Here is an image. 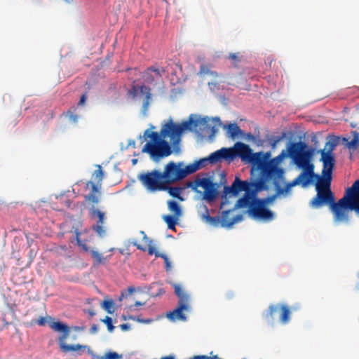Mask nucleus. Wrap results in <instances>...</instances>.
Returning a JSON list of instances; mask_svg holds the SVG:
<instances>
[{
    "mask_svg": "<svg viewBox=\"0 0 359 359\" xmlns=\"http://www.w3.org/2000/svg\"><path fill=\"white\" fill-rule=\"evenodd\" d=\"M210 121L208 117L194 119L193 115H191L188 120L176 124L170 118L163 125L159 133L148 129L144 131V136L150 138L151 140L144 146L142 152L149 154L155 160L167 157L172 153V149L165 138H170L171 144L177 149L181 141V136L185 130L208 131L214 128L211 126Z\"/></svg>",
    "mask_w": 359,
    "mask_h": 359,
    "instance_id": "f257e3e1",
    "label": "nucleus"
},
{
    "mask_svg": "<svg viewBox=\"0 0 359 359\" xmlns=\"http://www.w3.org/2000/svg\"><path fill=\"white\" fill-rule=\"evenodd\" d=\"M316 191V196L311 201V206L319 208L324 204L330 203L336 221H347L349 211L359 213V179L356 180L351 187L346 189L344 196L337 203L334 202L332 191Z\"/></svg>",
    "mask_w": 359,
    "mask_h": 359,
    "instance_id": "f03ea898",
    "label": "nucleus"
},
{
    "mask_svg": "<svg viewBox=\"0 0 359 359\" xmlns=\"http://www.w3.org/2000/svg\"><path fill=\"white\" fill-rule=\"evenodd\" d=\"M307 145L305 142H299L292 143L289 149L290 156L293 158L294 163L302 169V172L292 182L286 184L284 188H280L278 182H275V187L278 194L288 192L292 187L301 185L307 187L313 181L314 177L318 175L314 172V165L311 162L312 151L306 150Z\"/></svg>",
    "mask_w": 359,
    "mask_h": 359,
    "instance_id": "7ed1b4c3",
    "label": "nucleus"
},
{
    "mask_svg": "<svg viewBox=\"0 0 359 359\" xmlns=\"http://www.w3.org/2000/svg\"><path fill=\"white\" fill-rule=\"evenodd\" d=\"M248 163L252 165L253 169L260 172V181H264V183L270 180H273L274 183L278 182L277 180L283 178V169L276 166L273 161H266V156L262 152L253 153Z\"/></svg>",
    "mask_w": 359,
    "mask_h": 359,
    "instance_id": "20e7f679",
    "label": "nucleus"
},
{
    "mask_svg": "<svg viewBox=\"0 0 359 359\" xmlns=\"http://www.w3.org/2000/svg\"><path fill=\"white\" fill-rule=\"evenodd\" d=\"M141 184L151 192L165 191L168 189L162 172L158 170L140 173L137 177Z\"/></svg>",
    "mask_w": 359,
    "mask_h": 359,
    "instance_id": "39448f33",
    "label": "nucleus"
},
{
    "mask_svg": "<svg viewBox=\"0 0 359 359\" xmlns=\"http://www.w3.org/2000/svg\"><path fill=\"white\" fill-rule=\"evenodd\" d=\"M175 293L179 298L177 306L174 310L167 313V317L171 321L187 320L184 312H189L191 311L189 296L184 293L180 285L174 284Z\"/></svg>",
    "mask_w": 359,
    "mask_h": 359,
    "instance_id": "423d86ee",
    "label": "nucleus"
},
{
    "mask_svg": "<svg viewBox=\"0 0 359 359\" xmlns=\"http://www.w3.org/2000/svg\"><path fill=\"white\" fill-rule=\"evenodd\" d=\"M50 327L55 332H62V334L59 337L58 343L60 349L64 353H68L70 351L79 352L80 351H84L87 349L91 350L86 345H81V344H66V339L69 336V333L70 331V328L66 324L60 322H52L50 323Z\"/></svg>",
    "mask_w": 359,
    "mask_h": 359,
    "instance_id": "0eeeda50",
    "label": "nucleus"
},
{
    "mask_svg": "<svg viewBox=\"0 0 359 359\" xmlns=\"http://www.w3.org/2000/svg\"><path fill=\"white\" fill-rule=\"evenodd\" d=\"M96 168L97 169L93 173L95 182H87L85 187L86 189H90V193L84 196L85 201L93 204H97L100 202L102 181L104 175L100 165H97Z\"/></svg>",
    "mask_w": 359,
    "mask_h": 359,
    "instance_id": "6e6552de",
    "label": "nucleus"
},
{
    "mask_svg": "<svg viewBox=\"0 0 359 359\" xmlns=\"http://www.w3.org/2000/svg\"><path fill=\"white\" fill-rule=\"evenodd\" d=\"M162 175L168 186L184 179L189 175V172L187 170V165L182 168V163H176L170 161L165 165Z\"/></svg>",
    "mask_w": 359,
    "mask_h": 359,
    "instance_id": "1a4fd4ad",
    "label": "nucleus"
},
{
    "mask_svg": "<svg viewBox=\"0 0 359 359\" xmlns=\"http://www.w3.org/2000/svg\"><path fill=\"white\" fill-rule=\"evenodd\" d=\"M264 186V181L249 182L247 180L243 181L238 177H236L231 186L224 187V194L225 195L231 194L233 196L237 195L241 191H245L248 194L255 191L253 188H255L256 190H260Z\"/></svg>",
    "mask_w": 359,
    "mask_h": 359,
    "instance_id": "9d476101",
    "label": "nucleus"
},
{
    "mask_svg": "<svg viewBox=\"0 0 359 359\" xmlns=\"http://www.w3.org/2000/svg\"><path fill=\"white\" fill-rule=\"evenodd\" d=\"M140 233L142 235V241L144 244H139L136 240L132 241L130 243L135 246L138 250H140L143 252L147 251L148 254L150 255H155L156 257L163 258L165 264L166 269L168 270L170 267V264L167 255L160 253L156 250V248L151 244L152 241L147 237L144 231H141Z\"/></svg>",
    "mask_w": 359,
    "mask_h": 359,
    "instance_id": "9b49d317",
    "label": "nucleus"
},
{
    "mask_svg": "<svg viewBox=\"0 0 359 359\" xmlns=\"http://www.w3.org/2000/svg\"><path fill=\"white\" fill-rule=\"evenodd\" d=\"M335 147V144L327 142L325 148L320 151L321 154L320 161L323 162L322 174L332 175V171L335 165V158L332 151Z\"/></svg>",
    "mask_w": 359,
    "mask_h": 359,
    "instance_id": "f8f14e48",
    "label": "nucleus"
},
{
    "mask_svg": "<svg viewBox=\"0 0 359 359\" xmlns=\"http://www.w3.org/2000/svg\"><path fill=\"white\" fill-rule=\"evenodd\" d=\"M248 212L256 219L269 222L274 218V213L271 210L255 199Z\"/></svg>",
    "mask_w": 359,
    "mask_h": 359,
    "instance_id": "ddd939ff",
    "label": "nucleus"
},
{
    "mask_svg": "<svg viewBox=\"0 0 359 359\" xmlns=\"http://www.w3.org/2000/svg\"><path fill=\"white\" fill-rule=\"evenodd\" d=\"M229 149L230 161L239 157L242 161L248 163L253 154L250 146L241 142H236L233 147L229 148Z\"/></svg>",
    "mask_w": 359,
    "mask_h": 359,
    "instance_id": "4468645a",
    "label": "nucleus"
},
{
    "mask_svg": "<svg viewBox=\"0 0 359 359\" xmlns=\"http://www.w3.org/2000/svg\"><path fill=\"white\" fill-rule=\"evenodd\" d=\"M277 312H280L281 323L285 324L290 321L291 312L286 304H271L264 317L269 320H273Z\"/></svg>",
    "mask_w": 359,
    "mask_h": 359,
    "instance_id": "2eb2a0df",
    "label": "nucleus"
},
{
    "mask_svg": "<svg viewBox=\"0 0 359 359\" xmlns=\"http://www.w3.org/2000/svg\"><path fill=\"white\" fill-rule=\"evenodd\" d=\"M133 90L134 93H136L138 90H140V93L145 95L142 104V113L144 116H146L151 102V93L150 88L144 85H142L141 86H133Z\"/></svg>",
    "mask_w": 359,
    "mask_h": 359,
    "instance_id": "dca6fc26",
    "label": "nucleus"
},
{
    "mask_svg": "<svg viewBox=\"0 0 359 359\" xmlns=\"http://www.w3.org/2000/svg\"><path fill=\"white\" fill-rule=\"evenodd\" d=\"M165 72L163 68L158 69L154 67H151L147 69L143 75L144 81L147 83H153L156 79H158L162 76Z\"/></svg>",
    "mask_w": 359,
    "mask_h": 359,
    "instance_id": "f3484780",
    "label": "nucleus"
},
{
    "mask_svg": "<svg viewBox=\"0 0 359 359\" xmlns=\"http://www.w3.org/2000/svg\"><path fill=\"white\" fill-rule=\"evenodd\" d=\"M207 158L210 164H215L222 159L230 161L229 149V148L223 147L210 154Z\"/></svg>",
    "mask_w": 359,
    "mask_h": 359,
    "instance_id": "a211bd4d",
    "label": "nucleus"
},
{
    "mask_svg": "<svg viewBox=\"0 0 359 359\" xmlns=\"http://www.w3.org/2000/svg\"><path fill=\"white\" fill-rule=\"evenodd\" d=\"M323 177H314V179H317L318 182L316 184V191H332L330 189L331 181H332V175L327 174H322Z\"/></svg>",
    "mask_w": 359,
    "mask_h": 359,
    "instance_id": "6ab92c4d",
    "label": "nucleus"
},
{
    "mask_svg": "<svg viewBox=\"0 0 359 359\" xmlns=\"http://www.w3.org/2000/svg\"><path fill=\"white\" fill-rule=\"evenodd\" d=\"M231 210H226L224 211L222 214V219H221V225L223 227H231L235 223L240 222L243 219V215H237L233 218L229 217V214L231 213Z\"/></svg>",
    "mask_w": 359,
    "mask_h": 359,
    "instance_id": "aec40b11",
    "label": "nucleus"
},
{
    "mask_svg": "<svg viewBox=\"0 0 359 359\" xmlns=\"http://www.w3.org/2000/svg\"><path fill=\"white\" fill-rule=\"evenodd\" d=\"M254 192L255 191L248 194L245 193L244 196L237 201L235 207L236 208L248 207V210H250L252 204L254 203V198H256L254 196Z\"/></svg>",
    "mask_w": 359,
    "mask_h": 359,
    "instance_id": "412c9836",
    "label": "nucleus"
},
{
    "mask_svg": "<svg viewBox=\"0 0 359 359\" xmlns=\"http://www.w3.org/2000/svg\"><path fill=\"white\" fill-rule=\"evenodd\" d=\"M213 183L214 182L210 178L204 177L201 179H196L189 186L195 191H197L198 187H201L204 189V191H205V189L211 186Z\"/></svg>",
    "mask_w": 359,
    "mask_h": 359,
    "instance_id": "4be33fe9",
    "label": "nucleus"
},
{
    "mask_svg": "<svg viewBox=\"0 0 359 359\" xmlns=\"http://www.w3.org/2000/svg\"><path fill=\"white\" fill-rule=\"evenodd\" d=\"M208 158H203L194 163L187 165V170H189V175L194 173L197 170L207 166L209 164Z\"/></svg>",
    "mask_w": 359,
    "mask_h": 359,
    "instance_id": "5701e85b",
    "label": "nucleus"
},
{
    "mask_svg": "<svg viewBox=\"0 0 359 359\" xmlns=\"http://www.w3.org/2000/svg\"><path fill=\"white\" fill-rule=\"evenodd\" d=\"M217 195L218 191L217 189V184L213 183L211 186L206 189L205 191H204L203 198L209 202H212L215 201Z\"/></svg>",
    "mask_w": 359,
    "mask_h": 359,
    "instance_id": "b1692460",
    "label": "nucleus"
},
{
    "mask_svg": "<svg viewBox=\"0 0 359 359\" xmlns=\"http://www.w3.org/2000/svg\"><path fill=\"white\" fill-rule=\"evenodd\" d=\"M88 353L92 356V359H121L122 355L116 352L109 351L102 356L97 355L92 350H88Z\"/></svg>",
    "mask_w": 359,
    "mask_h": 359,
    "instance_id": "393cba45",
    "label": "nucleus"
},
{
    "mask_svg": "<svg viewBox=\"0 0 359 359\" xmlns=\"http://www.w3.org/2000/svg\"><path fill=\"white\" fill-rule=\"evenodd\" d=\"M211 65H201L198 72V75L201 76H210L214 79L218 77V74L211 69Z\"/></svg>",
    "mask_w": 359,
    "mask_h": 359,
    "instance_id": "a878e982",
    "label": "nucleus"
},
{
    "mask_svg": "<svg viewBox=\"0 0 359 359\" xmlns=\"http://www.w3.org/2000/svg\"><path fill=\"white\" fill-rule=\"evenodd\" d=\"M226 128L227 135L231 138L233 139L238 135L242 134V130L240 129L239 126L235 123L229 124L226 126Z\"/></svg>",
    "mask_w": 359,
    "mask_h": 359,
    "instance_id": "bb28decb",
    "label": "nucleus"
},
{
    "mask_svg": "<svg viewBox=\"0 0 359 359\" xmlns=\"http://www.w3.org/2000/svg\"><path fill=\"white\" fill-rule=\"evenodd\" d=\"M352 133L353 135V137L351 140H348V138H343V142L349 149L356 148L359 142V133L356 131H353Z\"/></svg>",
    "mask_w": 359,
    "mask_h": 359,
    "instance_id": "cd10ccee",
    "label": "nucleus"
},
{
    "mask_svg": "<svg viewBox=\"0 0 359 359\" xmlns=\"http://www.w3.org/2000/svg\"><path fill=\"white\" fill-rule=\"evenodd\" d=\"M179 217L175 215H163V219L167 224L168 229L175 230V226L177 224Z\"/></svg>",
    "mask_w": 359,
    "mask_h": 359,
    "instance_id": "c85d7f7f",
    "label": "nucleus"
},
{
    "mask_svg": "<svg viewBox=\"0 0 359 359\" xmlns=\"http://www.w3.org/2000/svg\"><path fill=\"white\" fill-rule=\"evenodd\" d=\"M168 207L170 212L173 213V215L180 217L182 215V210L177 202L175 201H168Z\"/></svg>",
    "mask_w": 359,
    "mask_h": 359,
    "instance_id": "c756f323",
    "label": "nucleus"
},
{
    "mask_svg": "<svg viewBox=\"0 0 359 359\" xmlns=\"http://www.w3.org/2000/svg\"><path fill=\"white\" fill-rule=\"evenodd\" d=\"M90 254L94 260V265L104 264L107 259V257H103V255L97 251L91 250Z\"/></svg>",
    "mask_w": 359,
    "mask_h": 359,
    "instance_id": "7c9ffc66",
    "label": "nucleus"
},
{
    "mask_svg": "<svg viewBox=\"0 0 359 359\" xmlns=\"http://www.w3.org/2000/svg\"><path fill=\"white\" fill-rule=\"evenodd\" d=\"M166 191H168V194L171 196H172L174 198H177L180 199V201H183L182 197L180 196L181 191H182V189L180 187H169V185H168V189Z\"/></svg>",
    "mask_w": 359,
    "mask_h": 359,
    "instance_id": "2f4dec72",
    "label": "nucleus"
},
{
    "mask_svg": "<svg viewBox=\"0 0 359 359\" xmlns=\"http://www.w3.org/2000/svg\"><path fill=\"white\" fill-rule=\"evenodd\" d=\"M90 204L92 205V208L90 210V213H91L92 216L97 217V218H98L97 223L104 224V213L103 212H101L99 210L95 209V204H93V203H90Z\"/></svg>",
    "mask_w": 359,
    "mask_h": 359,
    "instance_id": "473e14b6",
    "label": "nucleus"
},
{
    "mask_svg": "<svg viewBox=\"0 0 359 359\" xmlns=\"http://www.w3.org/2000/svg\"><path fill=\"white\" fill-rule=\"evenodd\" d=\"M75 233H76V241L77 245L80 248H81V249L83 251L88 252L89 251V248L88 247V245H86V243L85 242H83L82 241H81V239H80V233L78 231V229L76 230Z\"/></svg>",
    "mask_w": 359,
    "mask_h": 359,
    "instance_id": "72a5a7b5",
    "label": "nucleus"
},
{
    "mask_svg": "<svg viewBox=\"0 0 359 359\" xmlns=\"http://www.w3.org/2000/svg\"><path fill=\"white\" fill-rule=\"evenodd\" d=\"M276 198V195L275 194V195L270 196H268V197H266L264 198H256L254 199L256 200L257 201H258L259 203H260L261 204L267 207V205L272 203L275 200Z\"/></svg>",
    "mask_w": 359,
    "mask_h": 359,
    "instance_id": "f704fd0d",
    "label": "nucleus"
},
{
    "mask_svg": "<svg viewBox=\"0 0 359 359\" xmlns=\"http://www.w3.org/2000/svg\"><path fill=\"white\" fill-rule=\"evenodd\" d=\"M102 308L107 311L109 313L114 312V302L113 300H104L102 304Z\"/></svg>",
    "mask_w": 359,
    "mask_h": 359,
    "instance_id": "c9c22d12",
    "label": "nucleus"
},
{
    "mask_svg": "<svg viewBox=\"0 0 359 359\" xmlns=\"http://www.w3.org/2000/svg\"><path fill=\"white\" fill-rule=\"evenodd\" d=\"M104 224L97 223L95 225L93 226V229L99 235L100 237H102L105 235V229L103 226Z\"/></svg>",
    "mask_w": 359,
    "mask_h": 359,
    "instance_id": "e433bc0d",
    "label": "nucleus"
},
{
    "mask_svg": "<svg viewBox=\"0 0 359 359\" xmlns=\"http://www.w3.org/2000/svg\"><path fill=\"white\" fill-rule=\"evenodd\" d=\"M287 156V152L285 150H283L278 156L272 159L271 161L274 162L276 166H278V164L280 163Z\"/></svg>",
    "mask_w": 359,
    "mask_h": 359,
    "instance_id": "4c0bfd02",
    "label": "nucleus"
},
{
    "mask_svg": "<svg viewBox=\"0 0 359 359\" xmlns=\"http://www.w3.org/2000/svg\"><path fill=\"white\" fill-rule=\"evenodd\" d=\"M102 322L107 325L109 332H112L114 330V326L112 324V319L111 317L106 316L104 319L102 320Z\"/></svg>",
    "mask_w": 359,
    "mask_h": 359,
    "instance_id": "58836bf2",
    "label": "nucleus"
},
{
    "mask_svg": "<svg viewBox=\"0 0 359 359\" xmlns=\"http://www.w3.org/2000/svg\"><path fill=\"white\" fill-rule=\"evenodd\" d=\"M207 222L212 224L217 225L219 222H221V220L218 216L211 217L208 213V210H207Z\"/></svg>",
    "mask_w": 359,
    "mask_h": 359,
    "instance_id": "ea45409f",
    "label": "nucleus"
},
{
    "mask_svg": "<svg viewBox=\"0 0 359 359\" xmlns=\"http://www.w3.org/2000/svg\"><path fill=\"white\" fill-rule=\"evenodd\" d=\"M46 318L45 317H40L39 319L32 320V325H38L40 326H44L46 324Z\"/></svg>",
    "mask_w": 359,
    "mask_h": 359,
    "instance_id": "a19ab883",
    "label": "nucleus"
},
{
    "mask_svg": "<svg viewBox=\"0 0 359 359\" xmlns=\"http://www.w3.org/2000/svg\"><path fill=\"white\" fill-rule=\"evenodd\" d=\"M229 58L234 61L235 62L241 61L239 53H230L229 55Z\"/></svg>",
    "mask_w": 359,
    "mask_h": 359,
    "instance_id": "79ce46f5",
    "label": "nucleus"
},
{
    "mask_svg": "<svg viewBox=\"0 0 359 359\" xmlns=\"http://www.w3.org/2000/svg\"><path fill=\"white\" fill-rule=\"evenodd\" d=\"M68 116L69 118L71 121L73 123H76L78 121V116L76 114H74L73 112L69 111H68Z\"/></svg>",
    "mask_w": 359,
    "mask_h": 359,
    "instance_id": "37998d69",
    "label": "nucleus"
},
{
    "mask_svg": "<svg viewBox=\"0 0 359 359\" xmlns=\"http://www.w3.org/2000/svg\"><path fill=\"white\" fill-rule=\"evenodd\" d=\"M190 359H212V358L208 356V355H201L194 356L193 358H191Z\"/></svg>",
    "mask_w": 359,
    "mask_h": 359,
    "instance_id": "c03bdc74",
    "label": "nucleus"
},
{
    "mask_svg": "<svg viewBox=\"0 0 359 359\" xmlns=\"http://www.w3.org/2000/svg\"><path fill=\"white\" fill-rule=\"evenodd\" d=\"M86 94H83L81 96V98H80V100L78 103V105H83L86 100Z\"/></svg>",
    "mask_w": 359,
    "mask_h": 359,
    "instance_id": "a18cd8bd",
    "label": "nucleus"
},
{
    "mask_svg": "<svg viewBox=\"0 0 359 359\" xmlns=\"http://www.w3.org/2000/svg\"><path fill=\"white\" fill-rule=\"evenodd\" d=\"M90 331L92 334H95L98 331V326L95 324L93 325Z\"/></svg>",
    "mask_w": 359,
    "mask_h": 359,
    "instance_id": "49530a36",
    "label": "nucleus"
},
{
    "mask_svg": "<svg viewBox=\"0 0 359 359\" xmlns=\"http://www.w3.org/2000/svg\"><path fill=\"white\" fill-rule=\"evenodd\" d=\"M120 327L121 329L123 330V331H126L130 329V325L128 324H122L120 325Z\"/></svg>",
    "mask_w": 359,
    "mask_h": 359,
    "instance_id": "de8ad7c7",
    "label": "nucleus"
},
{
    "mask_svg": "<svg viewBox=\"0 0 359 359\" xmlns=\"http://www.w3.org/2000/svg\"><path fill=\"white\" fill-rule=\"evenodd\" d=\"M130 318L132 320H137L138 322H149L150 321V320H144L140 319L139 318H136L135 316L134 317L130 316Z\"/></svg>",
    "mask_w": 359,
    "mask_h": 359,
    "instance_id": "09e8293b",
    "label": "nucleus"
},
{
    "mask_svg": "<svg viewBox=\"0 0 359 359\" xmlns=\"http://www.w3.org/2000/svg\"><path fill=\"white\" fill-rule=\"evenodd\" d=\"M73 329L75 331H83L85 327H79V326H74Z\"/></svg>",
    "mask_w": 359,
    "mask_h": 359,
    "instance_id": "8fccbe9b",
    "label": "nucleus"
},
{
    "mask_svg": "<svg viewBox=\"0 0 359 359\" xmlns=\"http://www.w3.org/2000/svg\"><path fill=\"white\" fill-rule=\"evenodd\" d=\"M144 304H145L144 302H143V303H142V302H138V301H137V302H136L135 303V305H134V306H139L144 305Z\"/></svg>",
    "mask_w": 359,
    "mask_h": 359,
    "instance_id": "3c124183",
    "label": "nucleus"
},
{
    "mask_svg": "<svg viewBox=\"0 0 359 359\" xmlns=\"http://www.w3.org/2000/svg\"><path fill=\"white\" fill-rule=\"evenodd\" d=\"M88 314H89L90 316H95V313L93 311L90 310V311H88Z\"/></svg>",
    "mask_w": 359,
    "mask_h": 359,
    "instance_id": "603ef678",
    "label": "nucleus"
},
{
    "mask_svg": "<svg viewBox=\"0 0 359 359\" xmlns=\"http://www.w3.org/2000/svg\"><path fill=\"white\" fill-rule=\"evenodd\" d=\"M134 291H135V288L134 287H128V292L130 293H133Z\"/></svg>",
    "mask_w": 359,
    "mask_h": 359,
    "instance_id": "864d4df0",
    "label": "nucleus"
},
{
    "mask_svg": "<svg viewBox=\"0 0 359 359\" xmlns=\"http://www.w3.org/2000/svg\"><path fill=\"white\" fill-rule=\"evenodd\" d=\"M203 218L207 221V212L203 215Z\"/></svg>",
    "mask_w": 359,
    "mask_h": 359,
    "instance_id": "5fc2aeb1",
    "label": "nucleus"
},
{
    "mask_svg": "<svg viewBox=\"0 0 359 359\" xmlns=\"http://www.w3.org/2000/svg\"><path fill=\"white\" fill-rule=\"evenodd\" d=\"M132 161H133V164H135V163L137 162V159H133Z\"/></svg>",
    "mask_w": 359,
    "mask_h": 359,
    "instance_id": "6e6d98bb",
    "label": "nucleus"
},
{
    "mask_svg": "<svg viewBox=\"0 0 359 359\" xmlns=\"http://www.w3.org/2000/svg\"><path fill=\"white\" fill-rule=\"evenodd\" d=\"M215 120L219 121V118H216Z\"/></svg>",
    "mask_w": 359,
    "mask_h": 359,
    "instance_id": "4d7b16f0",
    "label": "nucleus"
}]
</instances>
